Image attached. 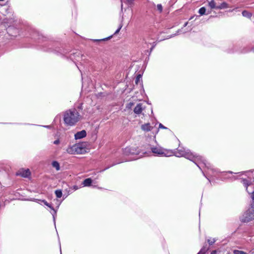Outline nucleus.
Returning <instances> with one entry per match:
<instances>
[{
    "instance_id": "nucleus-1",
    "label": "nucleus",
    "mask_w": 254,
    "mask_h": 254,
    "mask_svg": "<svg viewBox=\"0 0 254 254\" xmlns=\"http://www.w3.org/2000/svg\"><path fill=\"white\" fill-rule=\"evenodd\" d=\"M80 119L78 113L75 109L66 111L64 115V123L69 126L75 125Z\"/></svg>"
},
{
    "instance_id": "nucleus-2",
    "label": "nucleus",
    "mask_w": 254,
    "mask_h": 254,
    "mask_svg": "<svg viewBox=\"0 0 254 254\" xmlns=\"http://www.w3.org/2000/svg\"><path fill=\"white\" fill-rule=\"evenodd\" d=\"M88 149L86 147L85 143L76 144L68 147L66 151L71 154H84L87 152Z\"/></svg>"
},
{
    "instance_id": "nucleus-3",
    "label": "nucleus",
    "mask_w": 254,
    "mask_h": 254,
    "mask_svg": "<svg viewBox=\"0 0 254 254\" xmlns=\"http://www.w3.org/2000/svg\"><path fill=\"white\" fill-rule=\"evenodd\" d=\"M151 150L152 152L154 154H156L159 155H164L167 156V150L161 147H152L151 148Z\"/></svg>"
},
{
    "instance_id": "nucleus-4",
    "label": "nucleus",
    "mask_w": 254,
    "mask_h": 254,
    "mask_svg": "<svg viewBox=\"0 0 254 254\" xmlns=\"http://www.w3.org/2000/svg\"><path fill=\"white\" fill-rule=\"evenodd\" d=\"M30 171L28 169L26 170H24L23 169H20L16 173L17 175L21 176V177L25 178L29 176L30 175Z\"/></svg>"
},
{
    "instance_id": "nucleus-5",
    "label": "nucleus",
    "mask_w": 254,
    "mask_h": 254,
    "mask_svg": "<svg viewBox=\"0 0 254 254\" xmlns=\"http://www.w3.org/2000/svg\"><path fill=\"white\" fill-rule=\"evenodd\" d=\"M86 135V132L84 130H82L80 131L77 132L74 135L75 138L76 139H81Z\"/></svg>"
},
{
    "instance_id": "nucleus-6",
    "label": "nucleus",
    "mask_w": 254,
    "mask_h": 254,
    "mask_svg": "<svg viewBox=\"0 0 254 254\" xmlns=\"http://www.w3.org/2000/svg\"><path fill=\"white\" fill-rule=\"evenodd\" d=\"M141 128L144 131H149L152 129L153 127L150 126L149 124H145L142 125Z\"/></svg>"
},
{
    "instance_id": "nucleus-7",
    "label": "nucleus",
    "mask_w": 254,
    "mask_h": 254,
    "mask_svg": "<svg viewBox=\"0 0 254 254\" xmlns=\"http://www.w3.org/2000/svg\"><path fill=\"white\" fill-rule=\"evenodd\" d=\"M142 111V104H138L134 109L135 113L139 114L141 113Z\"/></svg>"
},
{
    "instance_id": "nucleus-8",
    "label": "nucleus",
    "mask_w": 254,
    "mask_h": 254,
    "mask_svg": "<svg viewBox=\"0 0 254 254\" xmlns=\"http://www.w3.org/2000/svg\"><path fill=\"white\" fill-rule=\"evenodd\" d=\"M92 182V180L90 178H88L85 179L83 182V184L84 186H89Z\"/></svg>"
},
{
    "instance_id": "nucleus-9",
    "label": "nucleus",
    "mask_w": 254,
    "mask_h": 254,
    "mask_svg": "<svg viewBox=\"0 0 254 254\" xmlns=\"http://www.w3.org/2000/svg\"><path fill=\"white\" fill-rule=\"evenodd\" d=\"M208 5H209V6L211 9H213V8H216L217 9V6H216V3H215L214 0H212L210 1H209V3H208Z\"/></svg>"
},
{
    "instance_id": "nucleus-10",
    "label": "nucleus",
    "mask_w": 254,
    "mask_h": 254,
    "mask_svg": "<svg viewBox=\"0 0 254 254\" xmlns=\"http://www.w3.org/2000/svg\"><path fill=\"white\" fill-rule=\"evenodd\" d=\"M52 166L56 168V170L59 171L60 170V166L59 163L56 161H54L52 162Z\"/></svg>"
},
{
    "instance_id": "nucleus-11",
    "label": "nucleus",
    "mask_w": 254,
    "mask_h": 254,
    "mask_svg": "<svg viewBox=\"0 0 254 254\" xmlns=\"http://www.w3.org/2000/svg\"><path fill=\"white\" fill-rule=\"evenodd\" d=\"M227 7H228L227 3L224 2L222 3L220 5L217 6V9H221L226 8Z\"/></svg>"
},
{
    "instance_id": "nucleus-12",
    "label": "nucleus",
    "mask_w": 254,
    "mask_h": 254,
    "mask_svg": "<svg viewBox=\"0 0 254 254\" xmlns=\"http://www.w3.org/2000/svg\"><path fill=\"white\" fill-rule=\"evenodd\" d=\"M55 194L58 198H61L62 196V192L61 190H56Z\"/></svg>"
},
{
    "instance_id": "nucleus-13",
    "label": "nucleus",
    "mask_w": 254,
    "mask_h": 254,
    "mask_svg": "<svg viewBox=\"0 0 254 254\" xmlns=\"http://www.w3.org/2000/svg\"><path fill=\"white\" fill-rule=\"evenodd\" d=\"M205 11H206V9L204 7H202L201 8H200L199 10V13L200 14V15H203L205 14Z\"/></svg>"
},
{
    "instance_id": "nucleus-14",
    "label": "nucleus",
    "mask_w": 254,
    "mask_h": 254,
    "mask_svg": "<svg viewBox=\"0 0 254 254\" xmlns=\"http://www.w3.org/2000/svg\"><path fill=\"white\" fill-rule=\"evenodd\" d=\"M242 14L244 16H245V17H251V16H252V14L251 13H248L247 11H244L243 12H242Z\"/></svg>"
},
{
    "instance_id": "nucleus-15",
    "label": "nucleus",
    "mask_w": 254,
    "mask_h": 254,
    "mask_svg": "<svg viewBox=\"0 0 254 254\" xmlns=\"http://www.w3.org/2000/svg\"><path fill=\"white\" fill-rule=\"evenodd\" d=\"M233 253L234 254H246V253L243 251L236 250H234Z\"/></svg>"
},
{
    "instance_id": "nucleus-16",
    "label": "nucleus",
    "mask_w": 254,
    "mask_h": 254,
    "mask_svg": "<svg viewBox=\"0 0 254 254\" xmlns=\"http://www.w3.org/2000/svg\"><path fill=\"white\" fill-rule=\"evenodd\" d=\"M207 251V248H203L199 251L197 254H204Z\"/></svg>"
},
{
    "instance_id": "nucleus-17",
    "label": "nucleus",
    "mask_w": 254,
    "mask_h": 254,
    "mask_svg": "<svg viewBox=\"0 0 254 254\" xmlns=\"http://www.w3.org/2000/svg\"><path fill=\"white\" fill-rule=\"evenodd\" d=\"M42 202L44 203V204L46 205H47V206H48L49 207H50V208H51L52 209L54 210V208L51 206V205L48 203L46 200H42Z\"/></svg>"
},
{
    "instance_id": "nucleus-18",
    "label": "nucleus",
    "mask_w": 254,
    "mask_h": 254,
    "mask_svg": "<svg viewBox=\"0 0 254 254\" xmlns=\"http://www.w3.org/2000/svg\"><path fill=\"white\" fill-rule=\"evenodd\" d=\"M157 10L159 11L160 12H161L163 10V7L161 4H158L157 5Z\"/></svg>"
},
{
    "instance_id": "nucleus-19",
    "label": "nucleus",
    "mask_w": 254,
    "mask_h": 254,
    "mask_svg": "<svg viewBox=\"0 0 254 254\" xmlns=\"http://www.w3.org/2000/svg\"><path fill=\"white\" fill-rule=\"evenodd\" d=\"M141 78V75L140 74H139L137 75V76L136 77V78L135 79L136 84H137L140 81Z\"/></svg>"
},
{
    "instance_id": "nucleus-20",
    "label": "nucleus",
    "mask_w": 254,
    "mask_h": 254,
    "mask_svg": "<svg viewBox=\"0 0 254 254\" xmlns=\"http://www.w3.org/2000/svg\"><path fill=\"white\" fill-rule=\"evenodd\" d=\"M207 242L210 245H212L213 243H215V240L214 239H208Z\"/></svg>"
},
{
    "instance_id": "nucleus-21",
    "label": "nucleus",
    "mask_w": 254,
    "mask_h": 254,
    "mask_svg": "<svg viewBox=\"0 0 254 254\" xmlns=\"http://www.w3.org/2000/svg\"><path fill=\"white\" fill-rule=\"evenodd\" d=\"M134 0H126V2L128 4L131 5L133 4Z\"/></svg>"
},
{
    "instance_id": "nucleus-22",
    "label": "nucleus",
    "mask_w": 254,
    "mask_h": 254,
    "mask_svg": "<svg viewBox=\"0 0 254 254\" xmlns=\"http://www.w3.org/2000/svg\"><path fill=\"white\" fill-rule=\"evenodd\" d=\"M122 25H120V27L115 32V34H118L119 32L120 29L122 28Z\"/></svg>"
},
{
    "instance_id": "nucleus-23",
    "label": "nucleus",
    "mask_w": 254,
    "mask_h": 254,
    "mask_svg": "<svg viewBox=\"0 0 254 254\" xmlns=\"http://www.w3.org/2000/svg\"><path fill=\"white\" fill-rule=\"evenodd\" d=\"M60 143L59 140H56L54 142L55 144H58Z\"/></svg>"
},
{
    "instance_id": "nucleus-24",
    "label": "nucleus",
    "mask_w": 254,
    "mask_h": 254,
    "mask_svg": "<svg viewBox=\"0 0 254 254\" xmlns=\"http://www.w3.org/2000/svg\"><path fill=\"white\" fill-rule=\"evenodd\" d=\"M159 128H166V127H164L161 124H160V125H159Z\"/></svg>"
},
{
    "instance_id": "nucleus-25",
    "label": "nucleus",
    "mask_w": 254,
    "mask_h": 254,
    "mask_svg": "<svg viewBox=\"0 0 254 254\" xmlns=\"http://www.w3.org/2000/svg\"><path fill=\"white\" fill-rule=\"evenodd\" d=\"M211 254H216V252L215 251H213Z\"/></svg>"
},
{
    "instance_id": "nucleus-26",
    "label": "nucleus",
    "mask_w": 254,
    "mask_h": 254,
    "mask_svg": "<svg viewBox=\"0 0 254 254\" xmlns=\"http://www.w3.org/2000/svg\"><path fill=\"white\" fill-rule=\"evenodd\" d=\"M247 191H248L249 193H251V192L249 191V190H247Z\"/></svg>"
}]
</instances>
